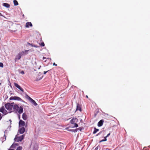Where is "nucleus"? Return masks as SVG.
<instances>
[{
  "label": "nucleus",
  "mask_w": 150,
  "mask_h": 150,
  "mask_svg": "<svg viewBox=\"0 0 150 150\" xmlns=\"http://www.w3.org/2000/svg\"><path fill=\"white\" fill-rule=\"evenodd\" d=\"M13 111L16 113H18L19 114H21L23 112V108L21 106H19L17 104L14 105Z\"/></svg>",
  "instance_id": "f257e3e1"
},
{
  "label": "nucleus",
  "mask_w": 150,
  "mask_h": 150,
  "mask_svg": "<svg viewBox=\"0 0 150 150\" xmlns=\"http://www.w3.org/2000/svg\"><path fill=\"white\" fill-rule=\"evenodd\" d=\"M14 104V103H8L5 104V107L8 110L11 111L12 110V108L13 107Z\"/></svg>",
  "instance_id": "f03ea898"
},
{
  "label": "nucleus",
  "mask_w": 150,
  "mask_h": 150,
  "mask_svg": "<svg viewBox=\"0 0 150 150\" xmlns=\"http://www.w3.org/2000/svg\"><path fill=\"white\" fill-rule=\"evenodd\" d=\"M28 50H25V51H23L18 54L16 56L15 58V61L17 59L19 60L20 59L22 55H25L27 54Z\"/></svg>",
  "instance_id": "7ed1b4c3"
},
{
  "label": "nucleus",
  "mask_w": 150,
  "mask_h": 150,
  "mask_svg": "<svg viewBox=\"0 0 150 150\" xmlns=\"http://www.w3.org/2000/svg\"><path fill=\"white\" fill-rule=\"evenodd\" d=\"M18 134L16 136L15 138L14 139L15 141L18 142H21L23 139H24L25 135L23 134L21 136L18 137Z\"/></svg>",
  "instance_id": "20e7f679"
},
{
  "label": "nucleus",
  "mask_w": 150,
  "mask_h": 150,
  "mask_svg": "<svg viewBox=\"0 0 150 150\" xmlns=\"http://www.w3.org/2000/svg\"><path fill=\"white\" fill-rule=\"evenodd\" d=\"M10 100H16L19 101H20L21 102H23L24 103L25 102L21 98H20V97H18L16 96H14L13 97H12V96L10 98Z\"/></svg>",
  "instance_id": "39448f33"
},
{
  "label": "nucleus",
  "mask_w": 150,
  "mask_h": 150,
  "mask_svg": "<svg viewBox=\"0 0 150 150\" xmlns=\"http://www.w3.org/2000/svg\"><path fill=\"white\" fill-rule=\"evenodd\" d=\"M26 97L28 99V100L30 101V102L32 104L34 105L35 106H36L37 105V104L36 103L35 101L32 98H31L30 97H29L27 95H26Z\"/></svg>",
  "instance_id": "423d86ee"
},
{
  "label": "nucleus",
  "mask_w": 150,
  "mask_h": 150,
  "mask_svg": "<svg viewBox=\"0 0 150 150\" xmlns=\"http://www.w3.org/2000/svg\"><path fill=\"white\" fill-rule=\"evenodd\" d=\"M25 131V129L24 127H19V129L18 131V135H19V134H23Z\"/></svg>",
  "instance_id": "0eeeda50"
},
{
  "label": "nucleus",
  "mask_w": 150,
  "mask_h": 150,
  "mask_svg": "<svg viewBox=\"0 0 150 150\" xmlns=\"http://www.w3.org/2000/svg\"><path fill=\"white\" fill-rule=\"evenodd\" d=\"M19 127H24L25 124V122L22 120H21L19 122Z\"/></svg>",
  "instance_id": "6e6552de"
},
{
  "label": "nucleus",
  "mask_w": 150,
  "mask_h": 150,
  "mask_svg": "<svg viewBox=\"0 0 150 150\" xmlns=\"http://www.w3.org/2000/svg\"><path fill=\"white\" fill-rule=\"evenodd\" d=\"M14 85L15 86H16V88H18L19 90H20L22 92H24V90L23 89L21 88V86L18 85L17 83H14Z\"/></svg>",
  "instance_id": "1a4fd4ad"
},
{
  "label": "nucleus",
  "mask_w": 150,
  "mask_h": 150,
  "mask_svg": "<svg viewBox=\"0 0 150 150\" xmlns=\"http://www.w3.org/2000/svg\"><path fill=\"white\" fill-rule=\"evenodd\" d=\"M78 119L76 117H73L71 120L70 121V123L71 124H73L75 122H78Z\"/></svg>",
  "instance_id": "9d476101"
},
{
  "label": "nucleus",
  "mask_w": 150,
  "mask_h": 150,
  "mask_svg": "<svg viewBox=\"0 0 150 150\" xmlns=\"http://www.w3.org/2000/svg\"><path fill=\"white\" fill-rule=\"evenodd\" d=\"M103 121L101 120L98 123V127H100L102 126L103 124Z\"/></svg>",
  "instance_id": "9b49d317"
},
{
  "label": "nucleus",
  "mask_w": 150,
  "mask_h": 150,
  "mask_svg": "<svg viewBox=\"0 0 150 150\" xmlns=\"http://www.w3.org/2000/svg\"><path fill=\"white\" fill-rule=\"evenodd\" d=\"M30 26V27L32 26L31 23L30 22H27L26 24V27L27 28H29Z\"/></svg>",
  "instance_id": "f8f14e48"
},
{
  "label": "nucleus",
  "mask_w": 150,
  "mask_h": 150,
  "mask_svg": "<svg viewBox=\"0 0 150 150\" xmlns=\"http://www.w3.org/2000/svg\"><path fill=\"white\" fill-rule=\"evenodd\" d=\"M22 118L24 120H26L27 119V116L26 114L23 113L22 115Z\"/></svg>",
  "instance_id": "ddd939ff"
},
{
  "label": "nucleus",
  "mask_w": 150,
  "mask_h": 150,
  "mask_svg": "<svg viewBox=\"0 0 150 150\" xmlns=\"http://www.w3.org/2000/svg\"><path fill=\"white\" fill-rule=\"evenodd\" d=\"M2 5L3 6L7 8H9L10 7V5L9 4L6 3H4Z\"/></svg>",
  "instance_id": "4468645a"
},
{
  "label": "nucleus",
  "mask_w": 150,
  "mask_h": 150,
  "mask_svg": "<svg viewBox=\"0 0 150 150\" xmlns=\"http://www.w3.org/2000/svg\"><path fill=\"white\" fill-rule=\"evenodd\" d=\"M99 131V129L96 128L95 127L94 128V130L93 132V134H96L98 131Z\"/></svg>",
  "instance_id": "2eb2a0df"
},
{
  "label": "nucleus",
  "mask_w": 150,
  "mask_h": 150,
  "mask_svg": "<svg viewBox=\"0 0 150 150\" xmlns=\"http://www.w3.org/2000/svg\"><path fill=\"white\" fill-rule=\"evenodd\" d=\"M79 110L80 111H81V108L80 106H79V105L78 104L77 105L76 110Z\"/></svg>",
  "instance_id": "dca6fc26"
},
{
  "label": "nucleus",
  "mask_w": 150,
  "mask_h": 150,
  "mask_svg": "<svg viewBox=\"0 0 150 150\" xmlns=\"http://www.w3.org/2000/svg\"><path fill=\"white\" fill-rule=\"evenodd\" d=\"M13 2L15 6H17L18 5V1L16 0H14Z\"/></svg>",
  "instance_id": "f3484780"
},
{
  "label": "nucleus",
  "mask_w": 150,
  "mask_h": 150,
  "mask_svg": "<svg viewBox=\"0 0 150 150\" xmlns=\"http://www.w3.org/2000/svg\"><path fill=\"white\" fill-rule=\"evenodd\" d=\"M28 44H29L30 45H31L32 47H34L36 48L38 47V46H37L34 45L32 44H30L29 43H28Z\"/></svg>",
  "instance_id": "a211bd4d"
},
{
  "label": "nucleus",
  "mask_w": 150,
  "mask_h": 150,
  "mask_svg": "<svg viewBox=\"0 0 150 150\" xmlns=\"http://www.w3.org/2000/svg\"><path fill=\"white\" fill-rule=\"evenodd\" d=\"M38 149V147L37 145H35L34 146L33 150H37Z\"/></svg>",
  "instance_id": "6ab92c4d"
},
{
  "label": "nucleus",
  "mask_w": 150,
  "mask_h": 150,
  "mask_svg": "<svg viewBox=\"0 0 150 150\" xmlns=\"http://www.w3.org/2000/svg\"><path fill=\"white\" fill-rule=\"evenodd\" d=\"M68 131H69L73 132H77V129H71L69 130Z\"/></svg>",
  "instance_id": "aec40b11"
},
{
  "label": "nucleus",
  "mask_w": 150,
  "mask_h": 150,
  "mask_svg": "<svg viewBox=\"0 0 150 150\" xmlns=\"http://www.w3.org/2000/svg\"><path fill=\"white\" fill-rule=\"evenodd\" d=\"M4 107L1 108H0V112L2 113L4 111Z\"/></svg>",
  "instance_id": "412c9836"
},
{
  "label": "nucleus",
  "mask_w": 150,
  "mask_h": 150,
  "mask_svg": "<svg viewBox=\"0 0 150 150\" xmlns=\"http://www.w3.org/2000/svg\"><path fill=\"white\" fill-rule=\"evenodd\" d=\"M73 124L74 125V126L73 127H77L78 126V124L76 123H74Z\"/></svg>",
  "instance_id": "4be33fe9"
},
{
  "label": "nucleus",
  "mask_w": 150,
  "mask_h": 150,
  "mask_svg": "<svg viewBox=\"0 0 150 150\" xmlns=\"http://www.w3.org/2000/svg\"><path fill=\"white\" fill-rule=\"evenodd\" d=\"M107 140V139L105 137H104V139H103L101 141H100V142H105V141Z\"/></svg>",
  "instance_id": "5701e85b"
},
{
  "label": "nucleus",
  "mask_w": 150,
  "mask_h": 150,
  "mask_svg": "<svg viewBox=\"0 0 150 150\" xmlns=\"http://www.w3.org/2000/svg\"><path fill=\"white\" fill-rule=\"evenodd\" d=\"M2 113L3 114H4L6 115L7 113V111L6 110H5V109H4V111Z\"/></svg>",
  "instance_id": "b1692460"
},
{
  "label": "nucleus",
  "mask_w": 150,
  "mask_h": 150,
  "mask_svg": "<svg viewBox=\"0 0 150 150\" xmlns=\"http://www.w3.org/2000/svg\"><path fill=\"white\" fill-rule=\"evenodd\" d=\"M22 147L21 146H19L18 147L16 150H21Z\"/></svg>",
  "instance_id": "393cba45"
},
{
  "label": "nucleus",
  "mask_w": 150,
  "mask_h": 150,
  "mask_svg": "<svg viewBox=\"0 0 150 150\" xmlns=\"http://www.w3.org/2000/svg\"><path fill=\"white\" fill-rule=\"evenodd\" d=\"M3 66H4V65H3V64L1 62H0V67H3Z\"/></svg>",
  "instance_id": "a878e982"
},
{
  "label": "nucleus",
  "mask_w": 150,
  "mask_h": 150,
  "mask_svg": "<svg viewBox=\"0 0 150 150\" xmlns=\"http://www.w3.org/2000/svg\"><path fill=\"white\" fill-rule=\"evenodd\" d=\"M40 45L41 46L43 47L45 46V44L44 42H42L41 43Z\"/></svg>",
  "instance_id": "bb28decb"
},
{
  "label": "nucleus",
  "mask_w": 150,
  "mask_h": 150,
  "mask_svg": "<svg viewBox=\"0 0 150 150\" xmlns=\"http://www.w3.org/2000/svg\"><path fill=\"white\" fill-rule=\"evenodd\" d=\"M76 129H77V130H79L80 131L81 130V127H79L78 128Z\"/></svg>",
  "instance_id": "cd10ccee"
},
{
  "label": "nucleus",
  "mask_w": 150,
  "mask_h": 150,
  "mask_svg": "<svg viewBox=\"0 0 150 150\" xmlns=\"http://www.w3.org/2000/svg\"><path fill=\"white\" fill-rule=\"evenodd\" d=\"M110 135V133H109V134H108L105 137L106 138L107 137H108Z\"/></svg>",
  "instance_id": "c85d7f7f"
},
{
  "label": "nucleus",
  "mask_w": 150,
  "mask_h": 150,
  "mask_svg": "<svg viewBox=\"0 0 150 150\" xmlns=\"http://www.w3.org/2000/svg\"><path fill=\"white\" fill-rule=\"evenodd\" d=\"M102 132H100L99 133H98V134H97L96 135V136H98L100 134H101V133Z\"/></svg>",
  "instance_id": "c756f323"
},
{
  "label": "nucleus",
  "mask_w": 150,
  "mask_h": 150,
  "mask_svg": "<svg viewBox=\"0 0 150 150\" xmlns=\"http://www.w3.org/2000/svg\"><path fill=\"white\" fill-rule=\"evenodd\" d=\"M48 71H44V72H43L44 74H45Z\"/></svg>",
  "instance_id": "7c9ffc66"
},
{
  "label": "nucleus",
  "mask_w": 150,
  "mask_h": 150,
  "mask_svg": "<svg viewBox=\"0 0 150 150\" xmlns=\"http://www.w3.org/2000/svg\"><path fill=\"white\" fill-rule=\"evenodd\" d=\"M98 146L95 148L94 150H98Z\"/></svg>",
  "instance_id": "2f4dec72"
},
{
  "label": "nucleus",
  "mask_w": 150,
  "mask_h": 150,
  "mask_svg": "<svg viewBox=\"0 0 150 150\" xmlns=\"http://www.w3.org/2000/svg\"><path fill=\"white\" fill-rule=\"evenodd\" d=\"M21 74H24V71H22L21 72Z\"/></svg>",
  "instance_id": "473e14b6"
},
{
  "label": "nucleus",
  "mask_w": 150,
  "mask_h": 150,
  "mask_svg": "<svg viewBox=\"0 0 150 150\" xmlns=\"http://www.w3.org/2000/svg\"><path fill=\"white\" fill-rule=\"evenodd\" d=\"M1 118H2L1 114L0 113V120L1 119Z\"/></svg>",
  "instance_id": "72a5a7b5"
},
{
  "label": "nucleus",
  "mask_w": 150,
  "mask_h": 150,
  "mask_svg": "<svg viewBox=\"0 0 150 150\" xmlns=\"http://www.w3.org/2000/svg\"><path fill=\"white\" fill-rule=\"evenodd\" d=\"M4 137H5V138L4 140V141L6 140V136H5V135H4Z\"/></svg>",
  "instance_id": "f704fd0d"
},
{
  "label": "nucleus",
  "mask_w": 150,
  "mask_h": 150,
  "mask_svg": "<svg viewBox=\"0 0 150 150\" xmlns=\"http://www.w3.org/2000/svg\"><path fill=\"white\" fill-rule=\"evenodd\" d=\"M53 65L54 66H57V65L55 63H54L53 64Z\"/></svg>",
  "instance_id": "c9c22d12"
},
{
  "label": "nucleus",
  "mask_w": 150,
  "mask_h": 150,
  "mask_svg": "<svg viewBox=\"0 0 150 150\" xmlns=\"http://www.w3.org/2000/svg\"><path fill=\"white\" fill-rule=\"evenodd\" d=\"M0 16H3L2 15V14L1 13H0Z\"/></svg>",
  "instance_id": "e433bc0d"
},
{
  "label": "nucleus",
  "mask_w": 150,
  "mask_h": 150,
  "mask_svg": "<svg viewBox=\"0 0 150 150\" xmlns=\"http://www.w3.org/2000/svg\"><path fill=\"white\" fill-rule=\"evenodd\" d=\"M46 59V57H43V59Z\"/></svg>",
  "instance_id": "4c0bfd02"
},
{
  "label": "nucleus",
  "mask_w": 150,
  "mask_h": 150,
  "mask_svg": "<svg viewBox=\"0 0 150 150\" xmlns=\"http://www.w3.org/2000/svg\"><path fill=\"white\" fill-rule=\"evenodd\" d=\"M8 150H14L13 149H8Z\"/></svg>",
  "instance_id": "58836bf2"
},
{
  "label": "nucleus",
  "mask_w": 150,
  "mask_h": 150,
  "mask_svg": "<svg viewBox=\"0 0 150 150\" xmlns=\"http://www.w3.org/2000/svg\"><path fill=\"white\" fill-rule=\"evenodd\" d=\"M9 121H10V122H11V120H9Z\"/></svg>",
  "instance_id": "ea45409f"
},
{
  "label": "nucleus",
  "mask_w": 150,
  "mask_h": 150,
  "mask_svg": "<svg viewBox=\"0 0 150 150\" xmlns=\"http://www.w3.org/2000/svg\"><path fill=\"white\" fill-rule=\"evenodd\" d=\"M86 98H88V96H86Z\"/></svg>",
  "instance_id": "a19ab883"
},
{
  "label": "nucleus",
  "mask_w": 150,
  "mask_h": 150,
  "mask_svg": "<svg viewBox=\"0 0 150 150\" xmlns=\"http://www.w3.org/2000/svg\"><path fill=\"white\" fill-rule=\"evenodd\" d=\"M6 130L5 131V133H6Z\"/></svg>",
  "instance_id": "79ce46f5"
},
{
  "label": "nucleus",
  "mask_w": 150,
  "mask_h": 150,
  "mask_svg": "<svg viewBox=\"0 0 150 150\" xmlns=\"http://www.w3.org/2000/svg\"><path fill=\"white\" fill-rule=\"evenodd\" d=\"M48 59H51L50 58H50H48Z\"/></svg>",
  "instance_id": "37998d69"
},
{
  "label": "nucleus",
  "mask_w": 150,
  "mask_h": 150,
  "mask_svg": "<svg viewBox=\"0 0 150 150\" xmlns=\"http://www.w3.org/2000/svg\"><path fill=\"white\" fill-rule=\"evenodd\" d=\"M1 84V83H0V85Z\"/></svg>",
  "instance_id": "c03bdc74"
}]
</instances>
